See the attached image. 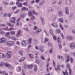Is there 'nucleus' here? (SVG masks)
<instances>
[{"mask_svg":"<svg viewBox=\"0 0 75 75\" xmlns=\"http://www.w3.org/2000/svg\"><path fill=\"white\" fill-rule=\"evenodd\" d=\"M23 67L24 69H27V64H25L24 65Z\"/></svg>","mask_w":75,"mask_h":75,"instance_id":"680f3d73","label":"nucleus"},{"mask_svg":"<svg viewBox=\"0 0 75 75\" xmlns=\"http://www.w3.org/2000/svg\"><path fill=\"white\" fill-rule=\"evenodd\" d=\"M7 13H4V14H3V16L4 17H7Z\"/></svg>","mask_w":75,"mask_h":75,"instance_id":"72a5a7b5","label":"nucleus"},{"mask_svg":"<svg viewBox=\"0 0 75 75\" xmlns=\"http://www.w3.org/2000/svg\"><path fill=\"white\" fill-rule=\"evenodd\" d=\"M33 41L35 45H37V44H38V40H37V39H34Z\"/></svg>","mask_w":75,"mask_h":75,"instance_id":"a211bd4d","label":"nucleus"},{"mask_svg":"<svg viewBox=\"0 0 75 75\" xmlns=\"http://www.w3.org/2000/svg\"><path fill=\"white\" fill-rule=\"evenodd\" d=\"M70 63L72 64L73 62L74 61V59L72 57H70Z\"/></svg>","mask_w":75,"mask_h":75,"instance_id":"cd10ccee","label":"nucleus"},{"mask_svg":"<svg viewBox=\"0 0 75 75\" xmlns=\"http://www.w3.org/2000/svg\"><path fill=\"white\" fill-rule=\"evenodd\" d=\"M14 30V28H10L8 29V31H11V30Z\"/></svg>","mask_w":75,"mask_h":75,"instance_id":"0e129e2a","label":"nucleus"},{"mask_svg":"<svg viewBox=\"0 0 75 75\" xmlns=\"http://www.w3.org/2000/svg\"><path fill=\"white\" fill-rule=\"evenodd\" d=\"M7 54L11 55V51H9L7 52Z\"/></svg>","mask_w":75,"mask_h":75,"instance_id":"c03bdc74","label":"nucleus"},{"mask_svg":"<svg viewBox=\"0 0 75 75\" xmlns=\"http://www.w3.org/2000/svg\"><path fill=\"white\" fill-rule=\"evenodd\" d=\"M17 37H20V36H21V35H20V34H19V33H17L16 35Z\"/></svg>","mask_w":75,"mask_h":75,"instance_id":"79ce46f5","label":"nucleus"},{"mask_svg":"<svg viewBox=\"0 0 75 75\" xmlns=\"http://www.w3.org/2000/svg\"><path fill=\"white\" fill-rule=\"evenodd\" d=\"M4 32L3 30H1L0 31V34L1 35H4Z\"/></svg>","mask_w":75,"mask_h":75,"instance_id":"7c9ffc66","label":"nucleus"},{"mask_svg":"<svg viewBox=\"0 0 75 75\" xmlns=\"http://www.w3.org/2000/svg\"><path fill=\"white\" fill-rule=\"evenodd\" d=\"M2 30H4V31H7L8 30V29L6 28H2Z\"/></svg>","mask_w":75,"mask_h":75,"instance_id":"de8ad7c7","label":"nucleus"},{"mask_svg":"<svg viewBox=\"0 0 75 75\" xmlns=\"http://www.w3.org/2000/svg\"><path fill=\"white\" fill-rule=\"evenodd\" d=\"M66 38H67V40H68L72 41L73 39V36L71 35L69 36L67 35L66 36Z\"/></svg>","mask_w":75,"mask_h":75,"instance_id":"7ed1b4c3","label":"nucleus"},{"mask_svg":"<svg viewBox=\"0 0 75 75\" xmlns=\"http://www.w3.org/2000/svg\"><path fill=\"white\" fill-rule=\"evenodd\" d=\"M39 58V57H38V55H36L35 57V59H38Z\"/></svg>","mask_w":75,"mask_h":75,"instance_id":"338daca9","label":"nucleus"},{"mask_svg":"<svg viewBox=\"0 0 75 75\" xmlns=\"http://www.w3.org/2000/svg\"><path fill=\"white\" fill-rule=\"evenodd\" d=\"M60 35H61L62 37V38H64V35H63V33H60Z\"/></svg>","mask_w":75,"mask_h":75,"instance_id":"09e8293b","label":"nucleus"},{"mask_svg":"<svg viewBox=\"0 0 75 75\" xmlns=\"http://www.w3.org/2000/svg\"><path fill=\"white\" fill-rule=\"evenodd\" d=\"M40 31H41V30L40 29H39L38 30L36 31V33L37 34H38V33H39Z\"/></svg>","mask_w":75,"mask_h":75,"instance_id":"e433bc0d","label":"nucleus"},{"mask_svg":"<svg viewBox=\"0 0 75 75\" xmlns=\"http://www.w3.org/2000/svg\"><path fill=\"white\" fill-rule=\"evenodd\" d=\"M11 18L12 19V20H14L13 21L16 22V18H15V17H12Z\"/></svg>","mask_w":75,"mask_h":75,"instance_id":"603ef678","label":"nucleus"},{"mask_svg":"<svg viewBox=\"0 0 75 75\" xmlns=\"http://www.w3.org/2000/svg\"><path fill=\"white\" fill-rule=\"evenodd\" d=\"M49 40L47 38H45L44 41V43H46V42H47Z\"/></svg>","mask_w":75,"mask_h":75,"instance_id":"473e14b6","label":"nucleus"},{"mask_svg":"<svg viewBox=\"0 0 75 75\" xmlns=\"http://www.w3.org/2000/svg\"><path fill=\"white\" fill-rule=\"evenodd\" d=\"M20 12V10L19 9L18 10H16V11H15L14 12V14H17V13H18Z\"/></svg>","mask_w":75,"mask_h":75,"instance_id":"58836bf2","label":"nucleus"},{"mask_svg":"<svg viewBox=\"0 0 75 75\" xmlns=\"http://www.w3.org/2000/svg\"><path fill=\"white\" fill-rule=\"evenodd\" d=\"M39 51L41 52H44V47H39Z\"/></svg>","mask_w":75,"mask_h":75,"instance_id":"dca6fc26","label":"nucleus"},{"mask_svg":"<svg viewBox=\"0 0 75 75\" xmlns=\"http://www.w3.org/2000/svg\"><path fill=\"white\" fill-rule=\"evenodd\" d=\"M11 55L10 54H7V55H6V57L7 58H10V57H11V56H10Z\"/></svg>","mask_w":75,"mask_h":75,"instance_id":"6e6d98bb","label":"nucleus"},{"mask_svg":"<svg viewBox=\"0 0 75 75\" xmlns=\"http://www.w3.org/2000/svg\"><path fill=\"white\" fill-rule=\"evenodd\" d=\"M70 47L71 49H74L75 48V45L73 42L71 43L70 44Z\"/></svg>","mask_w":75,"mask_h":75,"instance_id":"6e6552de","label":"nucleus"},{"mask_svg":"<svg viewBox=\"0 0 75 75\" xmlns=\"http://www.w3.org/2000/svg\"><path fill=\"white\" fill-rule=\"evenodd\" d=\"M4 54L2 53H0V58H3L5 57Z\"/></svg>","mask_w":75,"mask_h":75,"instance_id":"6ab92c4d","label":"nucleus"},{"mask_svg":"<svg viewBox=\"0 0 75 75\" xmlns=\"http://www.w3.org/2000/svg\"><path fill=\"white\" fill-rule=\"evenodd\" d=\"M43 4H44V1H42L40 3L39 5H40V6H42V5H43Z\"/></svg>","mask_w":75,"mask_h":75,"instance_id":"4c0bfd02","label":"nucleus"},{"mask_svg":"<svg viewBox=\"0 0 75 75\" xmlns=\"http://www.w3.org/2000/svg\"><path fill=\"white\" fill-rule=\"evenodd\" d=\"M25 15V13H22L21 15V18H23L24 17V15Z\"/></svg>","mask_w":75,"mask_h":75,"instance_id":"49530a36","label":"nucleus"},{"mask_svg":"<svg viewBox=\"0 0 75 75\" xmlns=\"http://www.w3.org/2000/svg\"><path fill=\"white\" fill-rule=\"evenodd\" d=\"M63 75H68V73L67 72V70H65V72L63 71Z\"/></svg>","mask_w":75,"mask_h":75,"instance_id":"4be33fe9","label":"nucleus"},{"mask_svg":"<svg viewBox=\"0 0 75 75\" xmlns=\"http://www.w3.org/2000/svg\"><path fill=\"white\" fill-rule=\"evenodd\" d=\"M69 58H70L69 55L67 54V56L65 58L66 59H69Z\"/></svg>","mask_w":75,"mask_h":75,"instance_id":"a18cd8bd","label":"nucleus"},{"mask_svg":"<svg viewBox=\"0 0 75 75\" xmlns=\"http://www.w3.org/2000/svg\"><path fill=\"white\" fill-rule=\"evenodd\" d=\"M6 41V38H2L0 39V43H4Z\"/></svg>","mask_w":75,"mask_h":75,"instance_id":"423d86ee","label":"nucleus"},{"mask_svg":"<svg viewBox=\"0 0 75 75\" xmlns=\"http://www.w3.org/2000/svg\"><path fill=\"white\" fill-rule=\"evenodd\" d=\"M9 22L10 23H13V24L16 23V21H14V20H11L9 21Z\"/></svg>","mask_w":75,"mask_h":75,"instance_id":"a19ab883","label":"nucleus"},{"mask_svg":"<svg viewBox=\"0 0 75 75\" xmlns=\"http://www.w3.org/2000/svg\"><path fill=\"white\" fill-rule=\"evenodd\" d=\"M16 71L17 72H21V67L20 66H18V67L16 69Z\"/></svg>","mask_w":75,"mask_h":75,"instance_id":"9b49d317","label":"nucleus"},{"mask_svg":"<svg viewBox=\"0 0 75 75\" xmlns=\"http://www.w3.org/2000/svg\"><path fill=\"white\" fill-rule=\"evenodd\" d=\"M3 3H4V4L6 6H7L8 5V4H9L7 2H6V1H3Z\"/></svg>","mask_w":75,"mask_h":75,"instance_id":"c756f323","label":"nucleus"},{"mask_svg":"<svg viewBox=\"0 0 75 75\" xmlns=\"http://www.w3.org/2000/svg\"><path fill=\"white\" fill-rule=\"evenodd\" d=\"M6 71H3L2 72V75H4V74H6Z\"/></svg>","mask_w":75,"mask_h":75,"instance_id":"052dcab7","label":"nucleus"},{"mask_svg":"<svg viewBox=\"0 0 75 75\" xmlns=\"http://www.w3.org/2000/svg\"><path fill=\"white\" fill-rule=\"evenodd\" d=\"M10 34V33L9 32H7L6 33V34L5 35L6 36H7V37H8V35Z\"/></svg>","mask_w":75,"mask_h":75,"instance_id":"ea45409f","label":"nucleus"},{"mask_svg":"<svg viewBox=\"0 0 75 75\" xmlns=\"http://www.w3.org/2000/svg\"><path fill=\"white\" fill-rule=\"evenodd\" d=\"M6 25L10 27H14V24H12L11 23H10L8 22H7Z\"/></svg>","mask_w":75,"mask_h":75,"instance_id":"39448f33","label":"nucleus"},{"mask_svg":"<svg viewBox=\"0 0 75 75\" xmlns=\"http://www.w3.org/2000/svg\"><path fill=\"white\" fill-rule=\"evenodd\" d=\"M23 50H20L18 51V53L19 55L21 56H23Z\"/></svg>","mask_w":75,"mask_h":75,"instance_id":"f3484780","label":"nucleus"},{"mask_svg":"<svg viewBox=\"0 0 75 75\" xmlns=\"http://www.w3.org/2000/svg\"><path fill=\"white\" fill-rule=\"evenodd\" d=\"M52 36L53 37V38L54 39V40H57V37H56V36H55V35H52Z\"/></svg>","mask_w":75,"mask_h":75,"instance_id":"f704fd0d","label":"nucleus"},{"mask_svg":"<svg viewBox=\"0 0 75 75\" xmlns=\"http://www.w3.org/2000/svg\"><path fill=\"white\" fill-rule=\"evenodd\" d=\"M35 48L36 50H39V48H38V47L37 45L35 46Z\"/></svg>","mask_w":75,"mask_h":75,"instance_id":"13d9d810","label":"nucleus"},{"mask_svg":"<svg viewBox=\"0 0 75 75\" xmlns=\"http://www.w3.org/2000/svg\"><path fill=\"white\" fill-rule=\"evenodd\" d=\"M25 58L24 57H22L19 60V62H22L23 61H24V60Z\"/></svg>","mask_w":75,"mask_h":75,"instance_id":"b1692460","label":"nucleus"},{"mask_svg":"<svg viewBox=\"0 0 75 75\" xmlns=\"http://www.w3.org/2000/svg\"><path fill=\"white\" fill-rule=\"evenodd\" d=\"M69 59H66V62H69Z\"/></svg>","mask_w":75,"mask_h":75,"instance_id":"69168bd1","label":"nucleus"},{"mask_svg":"<svg viewBox=\"0 0 75 75\" xmlns=\"http://www.w3.org/2000/svg\"><path fill=\"white\" fill-rule=\"evenodd\" d=\"M23 5L24 6H28V3H27V1H25L23 3Z\"/></svg>","mask_w":75,"mask_h":75,"instance_id":"2f4dec72","label":"nucleus"},{"mask_svg":"<svg viewBox=\"0 0 75 75\" xmlns=\"http://www.w3.org/2000/svg\"><path fill=\"white\" fill-rule=\"evenodd\" d=\"M5 26H6V25L4 24H0V28L4 27H5Z\"/></svg>","mask_w":75,"mask_h":75,"instance_id":"c9c22d12","label":"nucleus"},{"mask_svg":"<svg viewBox=\"0 0 75 75\" xmlns=\"http://www.w3.org/2000/svg\"><path fill=\"white\" fill-rule=\"evenodd\" d=\"M70 66L69 65V64L68 63L67 65V69H68V68H69Z\"/></svg>","mask_w":75,"mask_h":75,"instance_id":"3c124183","label":"nucleus"},{"mask_svg":"<svg viewBox=\"0 0 75 75\" xmlns=\"http://www.w3.org/2000/svg\"><path fill=\"white\" fill-rule=\"evenodd\" d=\"M23 6V4L22 3H19L18 5V7H21Z\"/></svg>","mask_w":75,"mask_h":75,"instance_id":"c85d7f7f","label":"nucleus"},{"mask_svg":"<svg viewBox=\"0 0 75 75\" xmlns=\"http://www.w3.org/2000/svg\"><path fill=\"white\" fill-rule=\"evenodd\" d=\"M17 33L18 34H19L20 35H21V30H19L18 31V32Z\"/></svg>","mask_w":75,"mask_h":75,"instance_id":"8fccbe9b","label":"nucleus"},{"mask_svg":"<svg viewBox=\"0 0 75 75\" xmlns=\"http://www.w3.org/2000/svg\"><path fill=\"white\" fill-rule=\"evenodd\" d=\"M28 15L29 16L31 17V20H34L35 19V17L34 15V14H32V10H30L29 11L28 13Z\"/></svg>","mask_w":75,"mask_h":75,"instance_id":"f257e3e1","label":"nucleus"},{"mask_svg":"<svg viewBox=\"0 0 75 75\" xmlns=\"http://www.w3.org/2000/svg\"><path fill=\"white\" fill-rule=\"evenodd\" d=\"M35 62H36V63H37V64H39V63H40V61H38V60H36L35 61Z\"/></svg>","mask_w":75,"mask_h":75,"instance_id":"bf43d9fd","label":"nucleus"},{"mask_svg":"<svg viewBox=\"0 0 75 75\" xmlns=\"http://www.w3.org/2000/svg\"><path fill=\"white\" fill-rule=\"evenodd\" d=\"M6 67L8 68H10L11 67V64H9L8 63H6L5 66Z\"/></svg>","mask_w":75,"mask_h":75,"instance_id":"412c9836","label":"nucleus"},{"mask_svg":"<svg viewBox=\"0 0 75 75\" xmlns=\"http://www.w3.org/2000/svg\"><path fill=\"white\" fill-rule=\"evenodd\" d=\"M17 7L16 6H14V7H12V10H15L16 9V8Z\"/></svg>","mask_w":75,"mask_h":75,"instance_id":"864d4df0","label":"nucleus"},{"mask_svg":"<svg viewBox=\"0 0 75 75\" xmlns=\"http://www.w3.org/2000/svg\"><path fill=\"white\" fill-rule=\"evenodd\" d=\"M32 40V38H29L28 40V44H30L31 43V40Z\"/></svg>","mask_w":75,"mask_h":75,"instance_id":"5701e85b","label":"nucleus"},{"mask_svg":"<svg viewBox=\"0 0 75 75\" xmlns=\"http://www.w3.org/2000/svg\"><path fill=\"white\" fill-rule=\"evenodd\" d=\"M53 10L52 9V8H48L47 10V13H52V11H53Z\"/></svg>","mask_w":75,"mask_h":75,"instance_id":"4468645a","label":"nucleus"},{"mask_svg":"<svg viewBox=\"0 0 75 75\" xmlns=\"http://www.w3.org/2000/svg\"><path fill=\"white\" fill-rule=\"evenodd\" d=\"M40 57V58H41L42 59V60H45V58H44V57H43V56H42V55H41Z\"/></svg>","mask_w":75,"mask_h":75,"instance_id":"4d7b16f0","label":"nucleus"},{"mask_svg":"<svg viewBox=\"0 0 75 75\" xmlns=\"http://www.w3.org/2000/svg\"><path fill=\"white\" fill-rule=\"evenodd\" d=\"M49 52L50 54H51L52 52V50L51 49L50 50H49Z\"/></svg>","mask_w":75,"mask_h":75,"instance_id":"774afa93","label":"nucleus"},{"mask_svg":"<svg viewBox=\"0 0 75 75\" xmlns=\"http://www.w3.org/2000/svg\"><path fill=\"white\" fill-rule=\"evenodd\" d=\"M62 1H60L58 3V5H60V6H61L62 5Z\"/></svg>","mask_w":75,"mask_h":75,"instance_id":"37998d69","label":"nucleus"},{"mask_svg":"<svg viewBox=\"0 0 75 75\" xmlns=\"http://www.w3.org/2000/svg\"><path fill=\"white\" fill-rule=\"evenodd\" d=\"M40 19L42 24L44 25L45 24V20H44V19L41 16L40 17Z\"/></svg>","mask_w":75,"mask_h":75,"instance_id":"0eeeda50","label":"nucleus"},{"mask_svg":"<svg viewBox=\"0 0 75 75\" xmlns=\"http://www.w3.org/2000/svg\"><path fill=\"white\" fill-rule=\"evenodd\" d=\"M61 33V30L59 29H58L56 30V33L57 34H59Z\"/></svg>","mask_w":75,"mask_h":75,"instance_id":"bb28decb","label":"nucleus"},{"mask_svg":"<svg viewBox=\"0 0 75 75\" xmlns=\"http://www.w3.org/2000/svg\"><path fill=\"white\" fill-rule=\"evenodd\" d=\"M60 64L59 63H58L57 64V69L58 71H59L60 70Z\"/></svg>","mask_w":75,"mask_h":75,"instance_id":"393cba45","label":"nucleus"},{"mask_svg":"<svg viewBox=\"0 0 75 75\" xmlns=\"http://www.w3.org/2000/svg\"><path fill=\"white\" fill-rule=\"evenodd\" d=\"M13 44H14V42L12 41H7V42H6V44H7L8 45H9V46H11V45H12Z\"/></svg>","mask_w":75,"mask_h":75,"instance_id":"20e7f679","label":"nucleus"},{"mask_svg":"<svg viewBox=\"0 0 75 75\" xmlns=\"http://www.w3.org/2000/svg\"><path fill=\"white\" fill-rule=\"evenodd\" d=\"M38 28L37 26H34L33 28V30H37Z\"/></svg>","mask_w":75,"mask_h":75,"instance_id":"e2e57ef3","label":"nucleus"},{"mask_svg":"<svg viewBox=\"0 0 75 75\" xmlns=\"http://www.w3.org/2000/svg\"><path fill=\"white\" fill-rule=\"evenodd\" d=\"M21 10L23 11H25V10L28 11V8L25 6H23L21 8Z\"/></svg>","mask_w":75,"mask_h":75,"instance_id":"1a4fd4ad","label":"nucleus"},{"mask_svg":"<svg viewBox=\"0 0 75 75\" xmlns=\"http://www.w3.org/2000/svg\"><path fill=\"white\" fill-rule=\"evenodd\" d=\"M28 55H29V56L30 59H33V58H34V55H33V54H28Z\"/></svg>","mask_w":75,"mask_h":75,"instance_id":"aec40b11","label":"nucleus"},{"mask_svg":"<svg viewBox=\"0 0 75 75\" xmlns=\"http://www.w3.org/2000/svg\"><path fill=\"white\" fill-rule=\"evenodd\" d=\"M59 21L62 23H64V21H63V20H62V18L59 19Z\"/></svg>","mask_w":75,"mask_h":75,"instance_id":"5fc2aeb1","label":"nucleus"},{"mask_svg":"<svg viewBox=\"0 0 75 75\" xmlns=\"http://www.w3.org/2000/svg\"><path fill=\"white\" fill-rule=\"evenodd\" d=\"M49 33H50V34L52 35L54 34V33L53 32V30H52V29H49Z\"/></svg>","mask_w":75,"mask_h":75,"instance_id":"2eb2a0df","label":"nucleus"},{"mask_svg":"<svg viewBox=\"0 0 75 75\" xmlns=\"http://www.w3.org/2000/svg\"><path fill=\"white\" fill-rule=\"evenodd\" d=\"M27 66V68L28 69H32V68H33V67H34V66H33V65L32 64L28 65Z\"/></svg>","mask_w":75,"mask_h":75,"instance_id":"f8f14e48","label":"nucleus"},{"mask_svg":"<svg viewBox=\"0 0 75 75\" xmlns=\"http://www.w3.org/2000/svg\"><path fill=\"white\" fill-rule=\"evenodd\" d=\"M65 10L66 14L68 15V14H69V8L68 7H66L65 8Z\"/></svg>","mask_w":75,"mask_h":75,"instance_id":"9d476101","label":"nucleus"},{"mask_svg":"<svg viewBox=\"0 0 75 75\" xmlns=\"http://www.w3.org/2000/svg\"><path fill=\"white\" fill-rule=\"evenodd\" d=\"M58 15L59 17H61V16H62V11L61 10H59L58 11Z\"/></svg>","mask_w":75,"mask_h":75,"instance_id":"ddd939ff","label":"nucleus"},{"mask_svg":"<svg viewBox=\"0 0 75 75\" xmlns=\"http://www.w3.org/2000/svg\"><path fill=\"white\" fill-rule=\"evenodd\" d=\"M10 34L12 35H15L16 33H15V32L14 31H12L10 32Z\"/></svg>","mask_w":75,"mask_h":75,"instance_id":"a878e982","label":"nucleus"},{"mask_svg":"<svg viewBox=\"0 0 75 75\" xmlns=\"http://www.w3.org/2000/svg\"><path fill=\"white\" fill-rule=\"evenodd\" d=\"M21 44L22 45L26 46L27 45V40H22L21 42Z\"/></svg>","mask_w":75,"mask_h":75,"instance_id":"f03ea898","label":"nucleus"}]
</instances>
